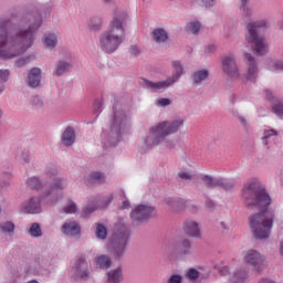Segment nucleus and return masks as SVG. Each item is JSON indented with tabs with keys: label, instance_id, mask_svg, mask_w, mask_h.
<instances>
[{
	"label": "nucleus",
	"instance_id": "nucleus-1",
	"mask_svg": "<svg viewBox=\"0 0 283 283\" xmlns=\"http://www.w3.org/2000/svg\"><path fill=\"white\" fill-rule=\"evenodd\" d=\"M42 25L41 13L22 14L17 31H10L12 18L0 19V61H10L25 54L34 45V34Z\"/></svg>",
	"mask_w": 283,
	"mask_h": 283
},
{
	"label": "nucleus",
	"instance_id": "nucleus-2",
	"mask_svg": "<svg viewBox=\"0 0 283 283\" xmlns=\"http://www.w3.org/2000/svg\"><path fill=\"white\" fill-rule=\"evenodd\" d=\"M242 198L245 207L261 212L250 216V229H252L256 240H268L273 229V213L269 212L271 206V195L262 182L254 180L247 184L242 189Z\"/></svg>",
	"mask_w": 283,
	"mask_h": 283
},
{
	"label": "nucleus",
	"instance_id": "nucleus-3",
	"mask_svg": "<svg viewBox=\"0 0 283 283\" xmlns=\"http://www.w3.org/2000/svg\"><path fill=\"white\" fill-rule=\"evenodd\" d=\"M241 4L239 10L241 12V19L247 24L248 33L245 34V41L252 45V50L256 56H264L269 52V43L262 35V32L269 30V20L262 19L251 21L253 19V8L249 6V0H240ZM250 21V22H249Z\"/></svg>",
	"mask_w": 283,
	"mask_h": 283
},
{
	"label": "nucleus",
	"instance_id": "nucleus-4",
	"mask_svg": "<svg viewBox=\"0 0 283 283\" xmlns=\"http://www.w3.org/2000/svg\"><path fill=\"white\" fill-rule=\"evenodd\" d=\"M130 120L127 105L115 99L108 114V128L103 133L104 147H116L123 140V134L129 129Z\"/></svg>",
	"mask_w": 283,
	"mask_h": 283
},
{
	"label": "nucleus",
	"instance_id": "nucleus-5",
	"mask_svg": "<svg viewBox=\"0 0 283 283\" xmlns=\"http://www.w3.org/2000/svg\"><path fill=\"white\" fill-rule=\"evenodd\" d=\"M127 21H129L127 12L119 11L115 13L108 28L99 34L97 46L102 52L105 54H114V52L125 43V25H127Z\"/></svg>",
	"mask_w": 283,
	"mask_h": 283
},
{
	"label": "nucleus",
	"instance_id": "nucleus-6",
	"mask_svg": "<svg viewBox=\"0 0 283 283\" xmlns=\"http://www.w3.org/2000/svg\"><path fill=\"white\" fill-rule=\"evenodd\" d=\"M185 127V118L175 117L171 120H165L159 123L157 126H153L149 129V134L144 139V145L146 149H154V147H158L166 137L171 134H177Z\"/></svg>",
	"mask_w": 283,
	"mask_h": 283
},
{
	"label": "nucleus",
	"instance_id": "nucleus-7",
	"mask_svg": "<svg viewBox=\"0 0 283 283\" xmlns=\"http://www.w3.org/2000/svg\"><path fill=\"white\" fill-rule=\"evenodd\" d=\"M171 76L164 81L159 82H153L147 78H143L144 87L145 90H148V92H165L168 87H171V85H176L180 78H182V75L185 74V66L182 65V62L180 60L171 61Z\"/></svg>",
	"mask_w": 283,
	"mask_h": 283
},
{
	"label": "nucleus",
	"instance_id": "nucleus-8",
	"mask_svg": "<svg viewBox=\"0 0 283 283\" xmlns=\"http://www.w3.org/2000/svg\"><path fill=\"white\" fill-rule=\"evenodd\" d=\"M56 176H59V170L56 169V167H49L44 171L45 182H50V180H53V181H52L51 188L44 192L43 197L50 198L53 205H56V202H59V200L63 198V196L61 195L54 197V189H57L59 191H65V189H67L70 185V181L67 180V178L56 177Z\"/></svg>",
	"mask_w": 283,
	"mask_h": 283
},
{
	"label": "nucleus",
	"instance_id": "nucleus-9",
	"mask_svg": "<svg viewBox=\"0 0 283 283\" xmlns=\"http://www.w3.org/2000/svg\"><path fill=\"white\" fill-rule=\"evenodd\" d=\"M156 214L157 211L154 206L139 205L132 210L130 219L134 224H143V222H147L150 218H156Z\"/></svg>",
	"mask_w": 283,
	"mask_h": 283
},
{
	"label": "nucleus",
	"instance_id": "nucleus-10",
	"mask_svg": "<svg viewBox=\"0 0 283 283\" xmlns=\"http://www.w3.org/2000/svg\"><path fill=\"white\" fill-rule=\"evenodd\" d=\"M127 240H129V233L127 229L123 228L113 234V255L114 258H123L125 255V249H127Z\"/></svg>",
	"mask_w": 283,
	"mask_h": 283
},
{
	"label": "nucleus",
	"instance_id": "nucleus-11",
	"mask_svg": "<svg viewBox=\"0 0 283 283\" xmlns=\"http://www.w3.org/2000/svg\"><path fill=\"white\" fill-rule=\"evenodd\" d=\"M221 67L223 74H226L230 81H238V78H240V70L238 69V62H235V55H226L221 61Z\"/></svg>",
	"mask_w": 283,
	"mask_h": 283
},
{
	"label": "nucleus",
	"instance_id": "nucleus-12",
	"mask_svg": "<svg viewBox=\"0 0 283 283\" xmlns=\"http://www.w3.org/2000/svg\"><path fill=\"white\" fill-rule=\"evenodd\" d=\"M266 258L256 250H248L243 253V262L249 266H252L253 271H262L264 269V262Z\"/></svg>",
	"mask_w": 283,
	"mask_h": 283
},
{
	"label": "nucleus",
	"instance_id": "nucleus-13",
	"mask_svg": "<svg viewBox=\"0 0 283 283\" xmlns=\"http://www.w3.org/2000/svg\"><path fill=\"white\" fill-rule=\"evenodd\" d=\"M245 65L248 67L247 72L242 75L245 81L250 83H255L258 81V74H260V69L258 67V60L251 53L244 54Z\"/></svg>",
	"mask_w": 283,
	"mask_h": 283
},
{
	"label": "nucleus",
	"instance_id": "nucleus-14",
	"mask_svg": "<svg viewBox=\"0 0 283 283\" xmlns=\"http://www.w3.org/2000/svg\"><path fill=\"white\" fill-rule=\"evenodd\" d=\"M112 200H114V195L106 196L102 201L96 199L91 200L83 209L82 216L87 218L91 213H94L96 209H107L109 205H112Z\"/></svg>",
	"mask_w": 283,
	"mask_h": 283
},
{
	"label": "nucleus",
	"instance_id": "nucleus-15",
	"mask_svg": "<svg viewBox=\"0 0 283 283\" xmlns=\"http://www.w3.org/2000/svg\"><path fill=\"white\" fill-rule=\"evenodd\" d=\"M61 232L67 238H76L81 235V224L72 219L66 220L61 227Z\"/></svg>",
	"mask_w": 283,
	"mask_h": 283
},
{
	"label": "nucleus",
	"instance_id": "nucleus-16",
	"mask_svg": "<svg viewBox=\"0 0 283 283\" xmlns=\"http://www.w3.org/2000/svg\"><path fill=\"white\" fill-rule=\"evenodd\" d=\"M22 213H41V197H31L27 202L21 206Z\"/></svg>",
	"mask_w": 283,
	"mask_h": 283
},
{
	"label": "nucleus",
	"instance_id": "nucleus-17",
	"mask_svg": "<svg viewBox=\"0 0 283 283\" xmlns=\"http://www.w3.org/2000/svg\"><path fill=\"white\" fill-rule=\"evenodd\" d=\"M209 69H199L192 72L190 78L196 87L205 85L209 81Z\"/></svg>",
	"mask_w": 283,
	"mask_h": 283
},
{
	"label": "nucleus",
	"instance_id": "nucleus-18",
	"mask_svg": "<svg viewBox=\"0 0 283 283\" xmlns=\"http://www.w3.org/2000/svg\"><path fill=\"white\" fill-rule=\"evenodd\" d=\"M232 283H247L249 282V269L245 265H239L234 269L232 277Z\"/></svg>",
	"mask_w": 283,
	"mask_h": 283
},
{
	"label": "nucleus",
	"instance_id": "nucleus-19",
	"mask_svg": "<svg viewBox=\"0 0 283 283\" xmlns=\"http://www.w3.org/2000/svg\"><path fill=\"white\" fill-rule=\"evenodd\" d=\"M61 143L64 147H72L76 143V130L72 126H67L61 134Z\"/></svg>",
	"mask_w": 283,
	"mask_h": 283
},
{
	"label": "nucleus",
	"instance_id": "nucleus-20",
	"mask_svg": "<svg viewBox=\"0 0 283 283\" xmlns=\"http://www.w3.org/2000/svg\"><path fill=\"white\" fill-rule=\"evenodd\" d=\"M27 85L33 90L41 86V69L33 67L29 71Z\"/></svg>",
	"mask_w": 283,
	"mask_h": 283
},
{
	"label": "nucleus",
	"instance_id": "nucleus-21",
	"mask_svg": "<svg viewBox=\"0 0 283 283\" xmlns=\"http://www.w3.org/2000/svg\"><path fill=\"white\" fill-rule=\"evenodd\" d=\"M184 232L189 238H200V226L195 220L188 219L184 222Z\"/></svg>",
	"mask_w": 283,
	"mask_h": 283
},
{
	"label": "nucleus",
	"instance_id": "nucleus-22",
	"mask_svg": "<svg viewBox=\"0 0 283 283\" xmlns=\"http://www.w3.org/2000/svg\"><path fill=\"white\" fill-rule=\"evenodd\" d=\"M193 243L189 239H182L178 244L179 258H187L193 253Z\"/></svg>",
	"mask_w": 283,
	"mask_h": 283
},
{
	"label": "nucleus",
	"instance_id": "nucleus-23",
	"mask_svg": "<svg viewBox=\"0 0 283 283\" xmlns=\"http://www.w3.org/2000/svg\"><path fill=\"white\" fill-rule=\"evenodd\" d=\"M42 43L48 50H54L59 45V33L46 32L43 34Z\"/></svg>",
	"mask_w": 283,
	"mask_h": 283
},
{
	"label": "nucleus",
	"instance_id": "nucleus-24",
	"mask_svg": "<svg viewBox=\"0 0 283 283\" xmlns=\"http://www.w3.org/2000/svg\"><path fill=\"white\" fill-rule=\"evenodd\" d=\"M45 175H43V180H41V177L39 176H32L29 177L25 181L27 187H29V189H33L34 191H40V189H43V187H45Z\"/></svg>",
	"mask_w": 283,
	"mask_h": 283
},
{
	"label": "nucleus",
	"instance_id": "nucleus-25",
	"mask_svg": "<svg viewBox=\"0 0 283 283\" xmlns=\"http://www.w3.org/2000/svg\"><path fill=\"white\" fill-rule=\"evenodd\" d=\"M72 70V63L61 60L55 63L53 69V76H63V74H67Z\"/></svg>",
	"mask_w": 283,
	"mask_h": 283
},
{
	"label": "nucleus",
	"instance_id": "nucleus-26",
	"mask_svg": "<svg viewBox=\"0 0 283 283\" xmlns=\"http://www.w3.org/2000/svg\"><path fill=\"white\" fill-rule=\"evenodd\" d=\"M86 185H103L105 182V174L101 171H93L84 177Z\"/></svg>",
	"mask_w": 283,
	"mask_h": 283
},
{
	"label": "nucleus",
	"instance_id": "nucleus-27",
	"mask_svg": "<svg viewBox=\"0 0 283 283\" xmlns=\"http://www.w3.org/2000/svg\"><path fill=\"white\" fill-rule=\"evenodd\" d=\"M105 283H120L123 282V268H116L107 272Z\"/></svg>",
	"mask_w": 283,
	"mask_h": 283
},
{
	"label": "nucleus",
	"instance_id": "nucleus-28",
	"mask_svg": "<svg viewBox=\"0 0 283 283\" xmlns=\"http://www.w3.org/2000/svg\"><path fill=\"white\" fill-rule=\"evenodd\" d=\"M166 202L170 211H182L187 207V202L180 198H168Z\"/></svg>",
	"mask_w": 283,
	"mask_h": 283
},
{
	"label": "nucleus",
	"instance_id": "nucleus-29",
	"mask_svg": "<svg viewBox=\"0 0 283 283\" xmlns=\"http://www.w3.org/2000/svg\"><path fill=\"white\" fill-rule=\"evenodd\" d=\"M88 270H90V265L85 260H77L75 262L74 271L78 277H87Z\"/></svg>",
	"mask_w": 283,
	"mask_h": 283
},
{
	"label": "nucleus",
	"instance_id": "nucleus-30",
	"mask_svg": "<svg viewBox=\"0 0 283 283\" xmlns=\"http://www.w3.org/2000/svg\"><path fill=\"white\" fill-rule=\"evenodd\" d=\"M60 213H65L66 216L78 213V206L74 200L67 199L64 206L61 208Z\"/></svg>",
	"mask_w": 283,
	"mask_h": 283
},
{
	"label": "nucleus",
	"instance_id": "nucleus-31",
	"mask_svg": "<svg viewBox=\"0 0 283 283\" xmlns=\"http://www.w3.org/2000/svg\"><path fill=\"white\" fill-rule=\"evenodd\" d=\"M151 39L156 43H166V41L169 39V34L165 29L158 28L151 32Z\"/></svg>",
	"mask_w": 283,
	"mask_h": 283
},
{
	"label": "nucleus",
	"instance_id": "nucleus-32",
	"mask_svg": "<svg viewBox=\"0 0 283 283\" xmlns=\"http://www.w3.org/2000/svg\"><path fill=\"white\" fill-rule=\"evenodd\" d=\"M275 138H277V130L273 128L264 129L263 132V145H271V143H274Z\"/></svg>",
	"mask_w": 283,
	"mask_h": 283
},
{
	"label": "nucleus",
	"instance_id": "nucleus-33",
	"mask_svg": "<svg viewBox=\"0 0 283 283\" xmlns=\"http://www.w3.org/2000/svg\"><path fill=\"white\" fill-rule=\"evenodd\" d=\"M217 187H221L226 191H231L235 187V179L219 177Z\"/></svg>",
	"mask_w": 283,
	"mask_h": 283
},
{
	"label": "nucleus",
	"instance_id": "nucleus-34",
	"mask_svg": "<svg viewBox=\"0 0 283 283\" xmlns=\"http://www.w3.org/2000/svg\"><path fill=\"white\" fill-rule=\"evenodd\" d=\"M95 264L99 269H109L112 266V259L105 254L95 258Z\"/></svg>",
	"mask_w": 283,
	"mask_h": 283
},
{
	"label": "nucleus",
	"instance_id": "nucleus-35",
	"mask_svg": "<svg viewBox=\"0 0 283 283\" xmlns=\"http://www.w3.org/2000/svg\"><path fill=\"white\" fill-rule=\"evenodd\" d=\"M14 229H17V227L12 221H4L0 223V233L3 235H14Z\"/></svg>",
	"mask_w": 283,
	"mask_h": 283
},
{
	"label": "nucleus",
	"instance_id": "nucleus-36",
	"mask_svg": "<svg viewBox=\"0 0 283 283\" xmlns=\"http://www.w3.org/2000/svg\"><path fill=\"white\" fill-rule=\"evenodd\" d=\"M201 180H202L203 185H206L208 187V189H213V187H218L219 177L203 175V176H201Z\"/></svg>",
	"mask_w": 283,
	"mask_h": 283
},
{
	"label": "nucleus",
	"instance_id": "nucleus-37",
	"mask_svg": "<svg viewBox=\"0 0 283 283\" xmlns=\"http://www.w3.org/2000/svg\"><path fill=\"white\" fill-rule=\"evenodd\" d=\"M200 28H202V24L198 20H190L186 24L187 32H191V34H198L200 32Z\"/></svg>",
	"mask_w": 283,
	"mask_h": 283
},
{
	"label": "nucleus",
	"instance_id": "nucleus-38",
	"mask_svg": "<svg viewBox=\"0 0 283 283\" xmlns=\"http://www.w3.org/2000/svg\"><path fill=\"white\" fill-rule=\"evenodd\" d=\"M272 113L277 116V118H283V101L276 99L272 103Z\"/></svg>",
	"mask_w": 283,
	"mask_h": 283
},
{
	"label": "nucleus",
	"instance_id": "nucleus-39",
	"mask_svg": "<svg viewBox=\"0 0 283 283\" xmlns=\"http://www.w3.org/2000/svg\"><path fill=\"white\" fill-rule=\"evenodd\" d=\"M28 275H39L41 273V262L33 261L30 263L29 269L25 270Z\"/></svg>",
	"mask_w": 283,
	"mask_h": 283
},
{
	"label": "nucleus",
	"instance_id": "nucleus-40",
	"mask_svg": "<svg viewBox=\"0 0 283 283\" xmlns=\"http://www.w3.org/2000/svg\"><path fill=\"white\" fill-rule=\"evenodd\" d=\"M30 103L35 109H43V107H45V101L39 95H33Z\"/></svg>",
	"mask_w": 283,
	"mask_h": 283
},
{
	"label": "nucleus",
	"instance_id": "nucleus-41",
	"mask_svg": "<svg viewBox=\"0 0 283 283\" xmlns=\"http://www.w3.org/2000/svg\"><path fill=\"white\" fill-rule=\"evenodd\" d=\"M224 38L227 39V41H229L230 43H233V41H239L240 35L238 34V30L232 28V29H228L224 32Z\"/></svg>",
	"mask_w": 283,
	"mask_h": 283
},
{
	"label": "nucleus",
	"instance_id": "nucleus-42",
	"mask_svg": "<svg viewBox=\"0 0 283 283\" xmlns=\"http://www.w3.org/2000/svg\"><path fill=\"white\" fill-rule=\"evenodd\" d=\"M95 235L97 240H106L107 239V228L105 226L97 223L96 224V230H95Z\"/></svg>",
	"mask_w": 283,
	"mask_h": 283
},
{
	"label": "nucleus",
	"instance_id": "nucleus-43",
	"mask_svg": "<svg viewBox=\"0 0 283 283\" xmlns=\"http://www.w3.org/2000/svg\"><path fill=\"white\" fill-rule=\"evenodd\" d=\"M29 234L31 238H41L43 235V230H41V224L33 223L29 229Z\"/></svg>",
	"mask_w": 283,
	"mask_h": 283
},
{
	"label": "nucleus",
	"instance_id": "nucleus-44",
	"mask_svg": "<svg viewBox=\"0 0 283 283\" xmlns=\"http://www.w3.org/2000/svg\"><path fill=\"white\" fill-rule=\"evenodd\" d=\"M160 144L164 149H176V147H178V140L167 139V137H165V139L160 142L159 145Z\"/></svg>",
	"mask_w": 283,
	"mask_h": 283
},
{
	"label": "nucleus",
	"instance_id": "nucleus-45",
	"mask_svg": "<svg viewBox=\"0 0 283 283\" xmlns=\"http://www.w3.org/2000/svg\"><path fill=\"white\" fill-rule=\"evenodd\" d=\"M232 116H234V118H238L242 125V127H244V129H249V122L247 120L245 116L240 115V113L238 111L232 112Z\"/></svg>",
	"mask_w": 283,
	"mask_h": 283
},
{
	"label": "nucleus",
	"instance_id": "nucleus-46",
	"mask_svg": "<svg viewBox=\"0 0 283 283\" xmlns=\"http://www.w3.org/2000/svg\"><path fill=\"white\" fill-rule=\"evenodd\" d=\"M186 276L188 280H190V282H193L200 277V272L196 269H189L186 273Z\"/></svg>",
	"mask_w": 283,
	"mask_h": 283
},
{
	"label": "nucleus",
	"instance_id": "nucleus-47",
	"mask_svg": "<svg viewBox=\"0 0 283 283\" xmlns=\"http://www.w3.org/2000/svg\"><path fill=\"white\" fill-rule=\"evenodd\" d=\"M155 105L157 107H168V105H171V99L167 97H160L157 101H155Z\"/></svg>",
	"mask_w": 283,
	"mask_h": 283
},
{
	"label": "nucleus",
	"instance_id": "nucleus-48",
	"mask_svg": "<svg viewBox=\"0 0 283 283\" xmlns=\"http://www.w3.org/2000/svg\"><path fill=\"white\" fill-rule=\"evenodd\" d=\"M10 78V70L8 69H0V83H8Z\"/></svg>",
	"mask_w": 283,
	"mask_h": 283
},
{
	"label": "nucleus",
	"instance_id": "nucleus-49",
	"mask_svg": "<svg viewBox=\"0 0 283 283\" xmlns=\"http://www.w3.org/2000/svg\"><path fill=\"white\" fill-rule=\"evenodd\" d=\"M32 61V56H23L15 61V67H23L24 65H28Z\"/></svg>",
	"mask_w": 283,
	"mask_h": 283
},
{
	"label": "nucleus",
	"instance_id": "nucleus-50",
	"mask_svg": "<svg viewBox=\"0 0 283 283\" xmlns=\"http://www.w3.org/2000/svg\"><path fill=\"white\" fill-rule=\"evenodd\" d=\"M22 165H30L32 163V157L30 156V151L24 150L21 153Z\"/></svg>",
	"mask_w": 283,
	"mask_h": 283
},
{
	"label": "nucleus",
	"instance_id": "nucleus-51",
	"mask_svg": "<svg viewBox=\"0 0 283 283\" xmlns=\"http://www.w3.org/2000/svg\"><path fill=\"white\" fill-rule=\"evenodd\" d=\"M264 95L268 101H271V103H275V101H280L277 97H275V94H273L272 90H264Z\"/></svg>",
	"mask_w": 283,
	"mask_h": 283
},
{
	"label": "nucleus",
	"instance_id": "nucleus-52",
	"mask_svg": "<svg viewBox=\"0 0 283 283\" xmlns=\"http://www.w3.org/2000/svg\"><path fill=\"white\" fill-rule=\"evenodd\" d=\"M128 52L130 56H140V48L136 44H132L130 48L128 49Z\"/></svg>",
	"mask_w": 283,
	"mask_h": 283
},
{
	"label": "nucleus",
	"instance_id": "nucleus-53",
	"mask_svg": "<svg viewBox=\"0 0 283 283\" xmlns=\"http://www.w3.org/2000/svg\"><path fill=\"white\" fill-rule=\"evenodd\" d=\"M220 229H222V231H229L231 229V227H233V222L231 220L228 221H221L219 223Z\"/></svg>",
	"mask_w": 283,
	"mask_h": 283
},
{
	"label": "nucleus",
	"instance_id": "nucleus-54",
	"mask_svg": "<svg viewBox=\"0 0 283 283\" xmlns=\"http://www.w3.org/2000/svg\"><path fill=\"white\" fill-rule=\"evenodd\" d=\"M167 283H182V275H180V274H172L168 279Z\"/></svg>",
	"mask_w": 283,
	"mask_h": 283
},
{
	"label": "nucleus",
	"instance_id": "nucleus-55",
	"mask_svg": "<svg viewBox=\"0 0 283 283\" xmlns=\"http://www.w3.org/2000/svg\"><path fill=\"white\" fill-rule=\"evenodd\" d=\"M94 109L97 114H99V112H103V101L96 99L94 102Z\"/></svg>",
	"mask_w": 283,
	"mask_h": 283
},
{
	"label": "nucleus",
	"instance_id": "nucleus-56",
	"mask_svg": "<svg viewBox=\"0 0 283 283\" xmlns=\"http://www.w3.org/2000/svg\"><path fill=\"white\" fill-rule=\"evenodd\" d=\"M220 275H229V273H231V268L223 265L221 268L218 269Z\"/></svg>",
	"mask_w": 283,
	"mask_h": 283
},
{
	"label": "nucleus",
	"instance_id": "nucleus-57",
	"mask_svg": "<svg viewBox=\"0 0 283 283\" xmlns=\"http://www.w3.org/2000/svg\"><path fill=\"white\" fill-rule=\"evenodd\" d=\"M216 50H217L216 44H209L205 48L206 54H213Z\"/></svg>",
	"mask_w": 283,
	"mask_h": 283
},
{
	"label": "nucleus",
	"instance_id": "nucleus-58",
	"mask_svg": "<svg viewBox=\"0 0 283 283\" xmlns=\"http://www.w3.org/2000/svg\"><path fill=\"white\" fill-rule=\"evenodd\" d=\"M273 67H274V70L283 72V61L277 60V61L273 62Z\"/></svg>",
	"mask_w": 283,
	"mask_h": 283
},
{
	"label": "nucleus",
	"instance_id": "nucleus-59",
	"mask_svg": "<svg viewBox=\"0 0 283 283\" xmlns=\"http://www.w3.org/2000/svg\"><path fill=\"white\" fill-rule=\"evenodd\" d=\"M179 178H181V180H191V178H193V175H191L190 172H179Z\"/></svg>",
	"mask_w": 283,
	"mask_h": 283
},
{
	"label": "nucleus",
	"instance_id": "nucleus-60",
	"mask_svg": "<svg viewBox=\"0 0 283 283\" xmlns=\"http://www.w3.org/2000/svg\"><path fill=\"white\" fill-rule=\"evenodd\" d=\"M101 2H102L104 6H108V7H112V6H114V3H115L114 0H101Z\"/></svg>",
	"mask_w": 283,
	"mask_h": 283
},
{
	"label": "nucleus",
	"instance_id": "nucleus-61",
	"mask_svg": "<svg viewBox=\"0 0 283 283\" xmlns=\"http://www.w3.org/2000/svg\"><path fill=\"white\" fill-rule=\"evenodd\" d=\"M132 205L129 203V200H124L122 205V209H129Z\"/></svg>",
	"mask_w": 283,
	"mask_h": 283
},
{
	"label": "nucleus",
	"instance_id": "nucleus-62",
	"mask_svg": "<svg viewBox=\"0 0 283 283\" xmlns=\"http://www.w3.org/2000/svg\"><path fill=\"white\" fill-rule=\"evenodd\" d=\"M258 283H275V281H273L271 279H261V280H259Z\"/></svg>",
	"mask_w": 283,
	"mask_h": 283
},
{
	"label": "nucleus",
	"instance_id": "nucleus-63",
	"mask_svg": "<svg viewBox=\"0 0 283 283\" xmlns=\"http://www.w3.org/2000/svg\"><path fill=\"white\" fill-rule=\"evenodd\" d=\"M6 92V84L0 83V96Z\"/></svg>",
	"mask_w": 283,
	"mask_h": 283
},
{
	"label": "nucleus",
	"instance_id": "nucleus-64",
	"mask_svg": "<svg viewBox=\"0 0 283 283\" xmlns=\"http://www.w3.org/2000/svg\"><path fill=\"white\" fill-rule=\"evenodd\" d=\"M280 253L283 255V240L281 241Z\"/></svg>",
	"mask_w": 283,
	"mask_h": 283
}]
</instances>
